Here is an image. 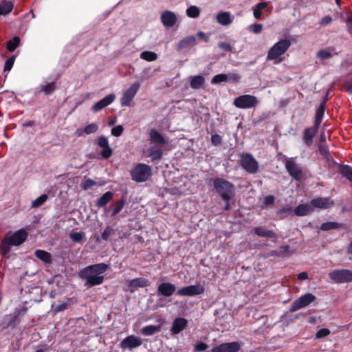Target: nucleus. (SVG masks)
<instances>
[{
	"label": "nucleus",
	"mask_w": 352,
	"mask_h": 352,
	"mask_svg": "<svg viewBox=\"0 0 352 352\" xmlns=\"http://www.w3.org/2000/svg\"><path fill=\"white\" fill-rule=\"evenodd\" d=\"M21 43L19 36H15L12 39L9 40L6 44V48L9 52H14Z\"/></svg>",
	"instance_id": "nucleus-41"
},
{
	"label": "nucleus",
	"mask_w": 352,
	"mask_h": 352,
	"mask_svg": "<svg viewBox=\"0 0 352 352\" xmlns=\"http://www.w3.org/2000/svg\"><path fill=\"white\" fill-rule=\"evenodd\" d=\"M343 224L338 222L329 221L321 224L320 228L321 230L327 231L331 230H336L342 228Z\"/></svg>",
	"instance_id": "nucleus-39"
},
{
	"label": "nucleus",
	"mask_w": 352,
	"mask_h": 352,
	"mask_svg": "<svg viewBox=\"0 0 352 352\" xmlns=\"http://www.w3.org/2000/svg\"><path fill=\"white\" fill-rule=\"evenodd\" d=\"M113 197V193L111 191H107L104 193L96 202V206L98 208H103L106 206V205L110 202Z\"/></svg>",
	"instance_id": "nucleus-30"
},
{
	"label": "nucleus",
	"mask_w": 352,
	"mask_h": 352,
	"mask_svg": "<svg viewBox=\"0 0 352 352\" xmlns=\"http://www.w3.org/2000/svg\"><path fill=\"white\" fill-rule=\"evenodd\" d=\"M186 14L188 17L196 19L200 15V10L196 6H190L186 10Z\"/></svg>",
	"instance_id": "nucleus-44"
},
{
	"label": "nucleus",
	"mask_w": 352,
	"mask_h": 352,
	"mask_svg": "<svg viewBox=\"0 0 352 352\" xmlns=\"http://www.w3.org/2000/svg\"><path fill=\"white\" fill-rule=\"evenodd\" d=\"M253 32H254L255 34H258L260 32H261L262 31V29H263V25L260 23H254L253 25Z\"/></svg>",
	"instance_id": "nucleus-64"
},
{
	"label": "nucleus",
	"mask_w": 352,
	"mask_h": 352,
	"mask_svg": "<svg viewBox=\"0 0 352 352\" xmlns=\"http://www.w3.org/2000/svg\"><path fill=\"white\" fill-rule=\"evenodd\" d=\"M290 246L289 245L280 246L276 250H273L271 253L272 256H276L278 257H284L289 255V250Z\"/></svg>",
	"instance_id": "nucleus-40"
},
{
	"label": "nucleus",
	"mask_w": 352,
	"mask_h": 352,
	"mask_svg": "<svg viewBox=\"0 0 352 352\" xmlns=\"http://www.w3.org/2000/svg\"><path fill=\"white\" fill-rule=\"evenodd\" d=\"M188 324L187 319L181 317L176 318L173 322L170 331L173 334H179L187 327Z\"/></svg>",
	"instance_id": "nucleus-18"
},
{
	"label": "nucleus",
	"mask_w": 352,
	"mask_h": 352,
	"mask_svg": "<svg viewBox=\"0 0 352 352\" xmlns=\"http://www.w3.org/2000/svg\"><path fill=\"white\" fill-rule=\"evenodd\" d=\"M16 324H17V322L12 319L8 323H2L1 324V326L2 329H7L8 327H11V328L14 329L16 327Z\"/></svg>",
	"instance_id": "nucleus-62"
},
{
	"label": "nucleus",
	"mask_w": 352,
	"mask_h": 352,
	"mask_svg": "<svg viewBox=\"0 0 352 352\" xmlns=\"http://www.w3.org/2000/svg\"><path fill=\"white\" fill-rule=\"evenodd\" d=\"M227 76H228V82L230 81V82H232L234 83L239 82V80L241 78V75H239V74H235V73H229L227 74Z\"/></svg>",
	"instance_id": "nucleus-56"
},
{
	"label": "nucleus",
	"mask_w": 352,
	"mask_h": 352,
	"mask_svg": "<svg viewBox=\"0 0 352 352\" xmlns=\"http://www.w3.org/2000/svg\"><path fill=\"white\" fill-rule=\"evenodd\" d=\"M330 206V199L328 197H318L311 201V206L321 209L328 208Z\"/></svg>",
	"instance_id": "nucleus-23"
},
{
	"label": "nucleus",
	"mask_w": 352,
	"mask_h": 352,
	"mask_svg": "<svg viewBox=\"0 0 352 352\" xmlns=\"http://www.w3.org/2000/svg\"><path fill=\"white\" fill-rule=\"evenodd\" d=\"M218 46L221 50H222L226 52H229L232 50V45H230V43H227V42H219L218 43Z\"/></svg>",
	"instance_id": "nucleus-57"
},
{
	"label": "nucleus",
	"mask_w": 352,
	"mask_h": 352,
	"mask_svg": "<svg viewBox=\"0 0 352 352\" xmlns=\"http://www.w3.org/2000/svg\"><path fill=\"white\" fill-rule=\"evenodd\" d=\"M212 144L214 146H220L222 144V138L219 134H214L211 136Z\"/></svg>",
	"instance_id": "nucleus-54"
},
{
	"label": "nucleus",
	"mask_w": 352,
	"mask_h": 352,
	"mask_svg": "<svg viewBox=\"0 0 352 352\" xmlns=\"http://www.w3.org/2000/svg\"><path fill=\"white\" fill-rule=\"evenodd\" d=\"M329 278L336 283L352 282V270L347 269L333 270L329 273Z\"/></svg>",
	"instance_id": "nucleus-7"
},
{
	"label": "nucleus",
	"mask_w": 352,
	"mask_h": 352,
	"mask_svg": "<svg viewBox=\"0 0 352 352\" xmlns=\"http://www.w3.org/2000/svg\"><path fill=\"white\" fill-rule=\"evenodd\" d=\"M318 151H319L320 154L327 162H331L333 160V158L329 152L328 146L325 143H320L319 144Z\"/></svg>",
	"instance_id": "nucleus-33"
},
{
	"label": "nucleus",
	"mask_w": 352,
	"mask_h": 352,
	"mask_svg": "<svg viewBox=\"0 0 352 352\" xmlns=\"http://www.w3.org/2000/svg\"><path fill=\"white\" fill-rule=\"evenodd\" d=\"M14 8V3L10 1H3L0 3L1 15L6 16L10 13Z\"/></svg>",
	"instance_id": "nucleus-35"
},
{
	"label": "nucleus",
	"mask_w": 352,
	"mask_h": 352,
	"mask_svg": "<svg viewBox=\"0 0 352 352\" xmlns=\"http://www.w3.org/2000/svg\"><path fill=\"white\" fill-rule=\"evenodd\" d=\"M259 103L257 98L252 95L244 94L234 99L233 104L239 109H251Z\"/></svg>",
	"instance_id": "nucleus-5"
},
{
	"label": "nucleus",
	"mask_w": 352,
	"mask_h": 352,
	"mask_svg": "<svg viewBox=\"0 0 352 352\" xmlns=\"http://www.w3.org/2000/svg\"><path fill=\"white\" fill-rule=\"evenodd\" d=\"M68 307V303L67 302H63L61 304H59L58 305H56L54 308V313L56 314L58 312H60V311H63L64 310H65Z\"/></svg>",
	"instance_id": "nucleus-61"
},
{
	"label": "nucleus",
	"mask_w": 352,
	"mask_h": 352,
	"mask_svg": "<svg viewBox=\"0 0 352 352\" xmlns=\"http://www.w3.org/2000/svg\"><path fill=\"white\" fill-rule=\"evenodd\" d=\"M338 172L342 177L352 183V167L346 164H338Z\"/></svg>",
	"instance_id": "nucleus-24"
},
{
	"label": "nucleus",
	"mask_w": 352,
	"mask_h": 352,
	"mask_svg": "<svg viewBox=\"0 0 352 352\" xmlns=\"http://www.w3.org/2000/svg\"><path fill=\"white\" fill-rule=\"evenodd\" d=\"M316 299V297L313 294L306 293L293 302L289 308V311L295 312L299 309H301L309 305L311 303L315 301Z\"/></svg>",
	"instance_id": "nucleus-8"
},
{
	"label": "nucleus",
	"mask_w": 352,
	"mask_h": 352,
	"mask_svg": "<svg viewBox=\"0 0 352 352\" xmlns=\"http://www.w3.org/2000/svg\"><path fill=\"white\" fill-rule=\"evenodd\" d=\"M124 205V199H121L120 200L118 201L116 204L115 208H113V210L112 211L111 217H114L116 214H118L123 208Z\"/></svg>",
	"instance_id": "nucleus-48"
},
{
	"label": "nucleus",
	"mask_w": 352,
	"mask_h": 352,
	"mask_svg": "<svg viewBox=\"0 0 352 352\" xmlns=\"http://www.w3.org/2000/svg\"><path fill=\"white\" fill-rule=\"evenodd\" d=\"M130 175L137 183L145 182L152 175V168L148 164L138 163L131 170Z\"/></svg>",
	"instance_id": "nucleus-3"
},
{
	"label": "nucleus",
	"mask_w": 352,
	"mask_h": 352,
	"mask_svg": "<svg viewBox=\"0 0 352 352\" xmlns=\"http://www.w3.org/2000/svg\"><path fill=\"white\" fill-rule=\"evenodd\" d=\"M176 290V287L170 283H162L157 287V294L164 297L171 296Z\"/></svg>",
	"instance_id": "nucleus-17"
},
{
	"label": "nucleus",
	"mask_w": 352,
	"mask_h": 352,
	"mask_svg": "<svg viewBox=\"0 0 352 352\" xmlns=\"http://www.w3.org/2000/svg\"><path fill=\"white\" fill-rule=\"evenodd\" d=\"M223 82H228V76L226 74H217L211 80L212 84H219Z\"/></svg>",
	"instance_id": "nucleus-47"
},
{
	"label": "nucleus",
	"mask_w": 352,
	"mask_h": 352,
	"mask_svg": "<svg viewBox=\"0 0 352 352\" xmlns=\"http://www.w3.org/2000/svg\"><path fill=\"white\" fill-rule=\"evenodd\" d=\"M327 98H324L320 102L318 108L316 110L315 119H314V124L320 126V124L322 121V118L324 117V111H325V106L327 104Z\"/></svg>",
	"instance_id": "nucleus-22"
},
{
	"label": "nucleus",
	"mask_w": 352,
	"mask_h": 352,
	"mask_svg": "<svg viewBox=\"0 0 352 352\" xmlns=\"http://www.w3.org/2000/svg\"><path fill=\"white\" fill-rule=\"evenodd\" d=\"M241 349V344L236 341L225 342L214 346L210 352H238Z\"/></svg>",
	"instance_id": "nucleus-15"
},
{
	"label": "nucleus",
	"mask_w": 352,
	"mask_h": 352,
	"mask_svg": "<svg viewBox=\"0 0 352 352\" xmlns=\"http://www.w3.org/2000/svg\"><path fill=\"white\" fill-rule=\"evenodd\" d=\"M312 211L313 208L311 205L300 204L295 208L294 214L296 216H305L311 213Z\"/></svg>",
	"instance_id": "nucleus-31"
},
{
	"label": "nucleus",
	"mask_w": 352,
	"mask_h": 352,
	"mask_svg": "<svg viewBox=\"0 0 352 352\" xmlns=\"http://www.w3.org/2000/svg\"><path fill=\"white\" fill-rule=\"evenodd\" d=\"M240 164L244 170L251 174L257 173L259 168L258 162L249 153H244L241 155Z\"/></svg>",
	"instance_id": "nucleus-6"
},
{
	"label": "nucleus",
	"mask_w": 352,
	"mask_h": 352,
	"mask_svg": "<svg viewBox=\"0 0 352 352\" xmlns=\"http://www.w3.org/2000/svg\"><path fill=\"white\" fill-rule=\"evenodd\" d=\"M160 329V325H147L141 329V333L146 336H150L154 335L157 332H159Z\"/></svg>",
	"instance_id": "nucleus-38"
},
{
	"label": "nucleus",
	"mask_w": 352,
	"mask_h": 352,
	"mask_svg": "<svg viewBox=\"0 0 352 352\" xmlns=\"http://www.w3.org/2000/svg\"><path fill=\"white\" fill-rule=\"evenodd\" d=\"M140 87V83L135 82L124 92L120 99V103L122 107L129 106L130 102L134 98Z\"/></svg>",
	"instance_id": "nucleus-10"
},
{
	"label": "nucleus",
	"mask_w": 352,
	"mask_h": 352,
	"mask_svg": "<svg viewBox=\"0 0 352 352\" xmlns=\"http://www.w3.org/2000/svg\"><path fill=\"white\" fill-rule=\"evenodd\" d=\"M97 145L102 148L101 156L104 160H108L113 155V149L110 147L109 140L104 135H100L97 139Z\"/></svg>",
	"instance_id": "nucleus-13"
},
{
	"label": "nucleus",
	"mask_w": 352,
	"mask_h": 352,
	"mask_svg": "<svg viewBox=\"0 0 352 352\" xmlns=\"http://www.w3.org/2000/svg\"><path fill=\"white\" fill-rule=\"evenodd\" d=\"M149 139L151 142L156 144H165L166 143V140L163 135L155 129H151L150 130Z\"/></svg>",
	"instance_id": "nucleus-27"
},
{
	"label": "nucleus",
	"mask_w": 352,
	"mask_h": 352,
	"mask_svg": "<svg viewBox=\"0 0 352 352\" xmlns=\"http://www.w3.org/2000/svg\"><path fill=\"white\" fill-rule=\"evenodd\" d=\"M28 238V232L24 229H20L14 232L12 235L7 238L14 246H19L23 243Z\"/></svg>",
	"instance_id": "nucleus-16"
},
{
	"label": "nucleus",
	"mask_w": 352,
	"mask_h": 352,
	"mask_svg": "<svg viewBox=\"0 0 352 352\" xmlns=\"http://www.w3.org/2000/svg\"><path fill=\"white\" fill-rule=\"evenodd\" d=\"M205 84V78L201 75H197L191 77L190 86L193 89H199Z\"/></svg>",
	"instance_id": "nucleus-32"
},
{
	"label": "nucleus",
	"mask_w": 352,
	"mask_h": 352,
	"mask_svg": "<svg viewBox=\"0 0 352 352\" xmlns=\"http://www.w3.org/2000/svg\"><path fill=\"white\" fill-rule=\"evenodd\" d=\"M332 22V17L330 15L324 16L320 21V25H327Z\"/></svg>",
	"instance_id": "nucleus-63"
},
{
	"label": "nucleus",
	"mask_w": 352,
	"mask_h": 352,
	"mask_svg": "<svg viewBox=\"0 0 352 352\" xmlns=\"http://www.w3.org/2000/svg\"><path fill=\"white\" fill-rule=\"evenodd\" d=\"M69 237L74 242H80L82 239V234L80 232H72Z\"/></svg>",
	"instance_id": "nucleus-60"
},
{
	"label": "nucleus",
	"mask_w": 352,
	"mask_h": 352,
	"mask_svg": "<svg viewBox=\"0 0 352 352\" xmlns=\"http://www.w3.org/2000/svg\"><path fill=\"white\" fill-rule=\"evenodd\" d=\"M96 185V182L91 179H87L81 183V187L83 190H88Z\"/></svg>",
	"instance_id": "nucleus-50"
},
{
	"label": "nucleus",
	"mask_w": 352,
	"mask_h": 352,
	"mask_svg": "<svg viewBox=\"0 0 352 352\" xmlns=\"http://www.w3.org/2000/svg\"><path fill=\"white\" fill-rule=\"evenodd\" d=\"M48 196L46 194H43L36 198L35 200L32 201V208H36L41 206L47 200Z\"/></svg>",
	"instance_id": "nucleus-43"
},
{
	"label": "nucleus",
	"mask_w": 352,
	"mask_h": 352,
	"mask_svg": "<svg viewBox=\"0 0 352 352\" xmlns=\"http://www.w3.org/2000/svg\"><path fill=\"white\" fill-rule=\"evenodd\" d=\"M254 233L258 236L261 237H270V238H276L277 234L273 230H268L263 227H255L254 229Z\"/></svg>",
	"instance_id": "nucleus-28"
},
{
	"label": "nucleus",
	"mask_w": 352,
	"mask_h": 352,
	"mask_svg": "<svg viewBox=\"0 0 352 352\" xmlns=\"http://www.w3.org/2000/svg\"><path fill=\"white\" fill-rule=\"evenodd\" d=\"M115 98L116 97L114 94H109L100 101L95 103L91 107V110L94 112H98L111 104L114 101Z\"/></svg>",
	"instance_id": "nucleus-20"
},
{
	"label": "nucleus",
	"mask_w": 352,
	"mask_h": 352,
	"mask_svg": "<svg viewBox=\"0 0 352 352\" xmlns=\"http://www.w3.org/2000/svg\"><path fill=\"white\" fill-rule=\"evenodd\" d=\"M56 83L55 81L45 82L37 87V91L41 92L45 96L52 95L56 89Z\"/></svg>",
	"instance_id": "nucleus-21"
},
{
	"label": "nucleus",
	"mask_w": 352,
	"mask_h": 352,
	"mask_svg": "<svg viewBox=\"0 0 352 352\" xmlns=\"http://www.w3.org/2000/svg\"><path fill=\"white\" fill-rule=\"evenodd\" d=\"M11 245H12L10 243V241L7 238L3 240L0 245L1 254L4 256L7 255L10 251Z\"/></svg>",
	"instance_id": "nucleus-45"
},
{
	"label": "nucleus",
	"mask_w": 352,
	"mask_h": 352,
	"mask_svg": "<svg viewBox=\"0 0 352 352\" xmlns=\"http://www.w3.org/2000/svg\"><path fill=\"white\" fill-rule=\"evenodd\" d=\"M208 348V345L203 342H199L195 346V351L197 352H202Z\"/></svg>",
	"instance_id": "nucleus-58"
},
{
	"label": "nucleus",
	"mask_w": 352,
	"mask_h": 352,
	"mask_svg": "<svg viewBox=\"0 0 352 352\" xmlns=\"http://www.w3.org/2000/svg\"><path fill=\"white\" fill-rule=\"evenodd\" d=\"M319 127L320 126L314 124V126L304 129L302 140L307 147H310L312 145L314 138L317 135Z\"/></svg>",
	"instance_id": "nucleus-14"
},
{
	"label": "nucleus",
	"mask_w": 352,
	"mask_h": 352,
	"mask_svg": "<svg viewBox=\"0 0 352 352\" xmlns=\"http://www.w3.org/2000/svg\"><path fill=\"white\" fill-rule=\"evenodd\" d=\"M142 344V340L134 335L128 336L120 344V347L124 350L129 349L130 351L139 347Z\"/></svg>",
	"instance_id": "nucleus-12"
},
{
	"label": "nucleus",
	"mask_w": 352,
	"mask_h": 352,
	"mask_svg": "<svg viewBox=\"0 0 352 352\" xmlns=\"http://www.w3.org/2000/svg\"><path fill=\"white\" fill-rule=\"evenodd\" d=\"M109 268V265L100 263L88 265L80 272V277L86 280L85 286L94 287L103 283L104 278L102 274Z\"/></svg>",
	"instance_id": "nucleus-1"
},
{
	"label": "nucleus",
	"mask_w": 352,
	"mask_h": 352,
	"mask_svg": "<svg viewBox=\"0 0 352 352\" xmlns=\"http://www.w3.org/2000/svg\"><path fill=\"white\" fill-rule=\"evenodd\" d=\"M317 56L322 60H326L331 57V53L326 50H321L318 51Z\"/></svg>",
	"instance_id": "nucleus-55"
},
{
	"label": "nucleus",
	"mask_w": 352,
	"mask_h": 352,
	"mask_svg": "<svg viewBox=\"0 0 352 352\" xmlns=\"http://www.w3.org/2000/svg\"><path fill=\"white\" fill-rule=\"evenodd\" d=\"M162 24L166 27H173L177 22V16L175 14L171 11H164L160 16Z\"/></svg>",
	"instance_id": "nucleus-19"
},
{
	"label": "nucleus",
	"mask_w": 352,
	"mask_h": 352,
	"mask_svg": "<svg viewBox=\"0 0 352 352\" xmlns=\"http://www.w3.org/2000/svg\"><path fill=\"white\" fill-rule=\"evenodd\" d=\"M113 229L108 226L104 228L103 232L101 234V238L104 241H107L109 236L113 235Z\"/></svg>",
	"instance_id": "nucleus-49"
},
{
	"label": "nucleus",
	"mask_w": 352,
	"mask_h": 352,
	"mask_svg": "<svg viewBox=\"0 0 352 352\" xmlns=\"http://www.w3.org/2000/svg\"><path fill=\"white\" fill-rule=\"evenodd\" d=\"M275 197L274 195H267L264 197V201L263 204L265 206H271L274 204Z\"/></svg>",
	"instance_id": "nucleus-59"
},
{
	"label": "nucleus",
	"mask_w": 352,
	"mask_h": 352,
	"mask_svg": "<svg viewBox=\"0 0 352 352\" xmlns=\"http://www.w3.org/2000/svg\"><path fill=\"white\" fill-rule=\"evenodd\" d=\"M295 159V157L287 159L285 163V167L291 177L299 181L302 177V168L296 162Z\"/></svg>",
	"instance_id": "nucleus-9"
},
{
	"label": "nucleus",
	"mask_w": 352,
	"mask_h": 352,
	"mask_svg": "<svg viewBox=\"0 0 352 352\" xmlns=\"http://www.w3.org/2000/svg\"><path fill=\"white\" fill-rule=\"evenodd\" d=\"M291 45L289 39H282L276 43L268 51L267 60H276L283 55Z\"/></svg>",
	"instance_id": "nucleus-4"
},
{
	"label": "nucleus",
	"mask_w": 352,
	"mask_h": 352,
	"mask_svg": "<svg viewBox=\"0 0 352 352\" xmlns=\"http://www.w3.org/2000/svg\"><path fill=\"white\" fill-rule=\"evenodd\" d=\"M204 292V287L199 283L183 287L177 290V294L183 296H194L203 294Z\"/></svg>",
	"instance_id": "nucleus-11"
},
{
	"label": "nucleus",
	"mask_w": 352,
	"mask_h": 352,
	"mask_svg": "<svg viewBox=\"0 0 352 352\" xmlns=\"http://www.w3.org/2000/svg\"><path fill=\"white\" fill-rule=\"evenodd\" d=\"M149 281L144 278H136L129 281L130 287H145L149 285Z\"/></svg>",
	"instance_id": "nucleus-34"
},
{
	"label": "nucleus",
	"mask_w": 352,
	"mask_h": 352,
	"mask_svg": "<svg viewBox=\"0 0 352 352\" xmlns=\"http://www.w3.org/2000/svg\"><path fill=\"white\" fill-rule=\"evenodd\" d=\"M196 43V38L194 36H188L183 39L180 40L177 45V50H182L189 46H193Z\"/></svg>",
	"instance_id": "nucleus-26"
},
{
	"label": "nucleus",
	"mask_w": 352,
	"mask_h": 352,
	"mask_svg": "<svg viewBox=\"0 0 352 352\" xmlns=\"http://www.w3.org/2000/svg\"><path fill=\"white\" fill-rule=\"evenodd\" d=\"M140 58L143 60L151 62L157 60V54L151 51H144L140 54Z\"/></svg>",
	"instance_id": "nucleus-42"
},
{
	"label": "nucleus",
	"mask_w": 352,
	"mask_h": 352,
	"mask_svg": "<svg viewBox=\"0 0 352 352\" xmlns=\"http://www.w3.org/2000/svg\"><path fill=\"white\" fill-rule=\"evenodd\" d=\"M267 6V3L260 2L256 5V8L254 10V16L256 19H260L262 16V10Z\"/></svg>",
	"instance_id": "nucleus-46"
},
{
	"label": "nucleus",
	"mask_w": 352,
	"mask_h": 352,
	"mask_svg": "<svg viewBox=\"0 0 352 352\" xmlns=\"http://www.w3.org/2000/svg\"><path fill=\"white\" fill-rule=\"evenodd\" d=\"M163 155V151L161 148L157 146H151L149 148V157H151L153 161L160 160Z\"/></svg>",
	"instance_id": "nucleus-36"
},
{
	"label": "nucleus",
	"mask_w": 352,
	"mask_h": 352,
	"mask_svg": "<svg viewBox=\"0 0 352 352\" xmlns=\"http://www.w3.org/2000/svg\"><path fill=\"white\" fill-rule=\"evenodd\" d=\"M123 131L124 127L122 125H117L111 130L112 135L115 137H120L122 134Z\"/></svg>",
	"instance_id": "nucleus-53"
},
{
	"label": "nucleus",
	"mask_w": 352,
	"mask_h": 352,
	"mask_svg": "<svg viewBox=\"0 0 352 352\" xmlns=\"http://www.w3.org/2000/svg\"><path fill=\"white\" fill-rule=\"evenodd\" d=\"M213 182V188L215 192L220 196L223 201H231L235 195V186L230 181L221 178H210Z\"/></svg>",
	"instance_id": "nucleus-2"
},
{
	"label": "nucleus",
	"mask_w": 352,
	"mask_h": 352,
	"mask_svg": "<svg viewBox=\"0 0 352 352\" xmlns=\"http://www.w3.org/2000/svg\"><path fill=\"white\" fill-rule=\"evenodd\" d=\"M34 256L45 264H51L52 263V254L45 250H36L34 251Z\"/></svg>",
	"instance_id": "nucleus-25"
},
{
	"label": "nucleus",
	"mask_w": 352,
	"mask_h": 352,
	"mask_svg": "<svg viewBox=\"0 0 352 352\" xmlns=\"http://www.w3.org/2000/svg\"><path fill=\"white\" fill-rule=\"evenodd\" d=\"M15 60V56H12L8 58L5 63L3 71L9 72L13 67Z\"/></svg>",
	"instance_id": "nucleus-51"
},
{
	"label": "nucleus",
	"mask_w": 352,
	"mask_h": 352,
	"mask_svg": "<svg viewBox=\"0 0 352 352\" xmlns=\"http://www.w3.org/2000/svg\"><path fill=\"white\" fill-rule=\"evenodd\" d=\"M330 333H331V331L329 329L322 328V329H319L317 331V333L316 334V338L317 339H321V338L328 336L330 334Z\"/></svg>",
	"instance_id": "nucleus-52"
},
{
	"label": "nucleus",
	"mask_w": 352,
	"mask_h": 352,
	"mask_svg": "<svg viewBox=\"0 0 352 352\" xmlns=\"http://www.w3.org/2000/svg\"><path fill=\"white\" fill-rule=\"evenodd\" d=\"M98 130V125L96 123H91L87 125L83 129H78L76 131V133L78 136H82L84 134L89 135L91 133H96Z\"/></svg>",
	"instance_id": "nucleus-29"
},
{
	"label": "nucleus",
	"mask_w": 352,
	"mask_h": 352,
	"mask_svg": "<svg viewBox=\"0 0 352 352\" xmlns=\"http://www.w3.org/2000/svg\"><path fill=\"white\" fill-rule=\"evenodd\" d=\"M217 22L222 25H228L232 23L230 14L228 12H222L217 15Z\"/></svg>",
	"instance_id": "nucleus-37"
}]
</instances>
